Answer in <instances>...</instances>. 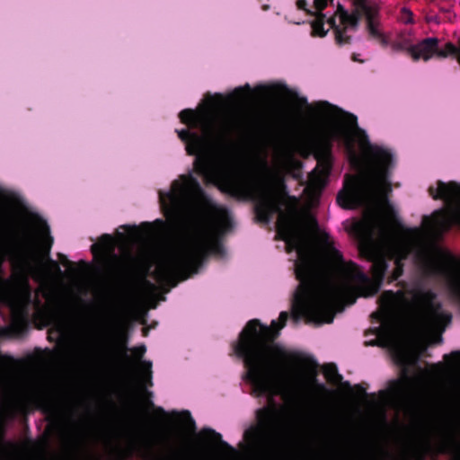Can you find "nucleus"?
Returning <instances> with one entry per match:
<instances>
[{"label": "nucleus", "mask_w": 460, "mask_h": 460, "mask_svg": "<svg viewBox=\"0 0 460 460\" xmlns=\"http://www.w3.org/2000/svg\"><path fill=\"white\" fill-rule=\"evenodd\" d=\"M294 96L297 106L306 109V117L310 119H340V123L333 128L331 134L319 135L310 143L317 161L315 168L308 175L311 187L320 190L326 185L332 167L333 140H339L351 155H356L355 145L358 144L368 158L373 175L372 180L346 175L344 188L336 198L339 206L345 209L364 207L375 185L385 186L387 190H391L388 180L394 165V155L389 150L370 143L366 131L358 127L357 116L327 101L310 104L306 97L298 96L296 93Z\"/></svg>", "instance_id": "nucleus-1"}, {"label": "nucleus", "mask_w": 460, "mask_h": 460, "mask_svg": "<svg viewBox=\"0 0 460 460\" xmlns=\"http://www.w3.org/2000/svg\"><path fill=\"white\" fill-rule=\"evenodd\" d=\"M180 179L172 182L171 190L159 191L160 203L165 214L179 217L183 208L191 204L201 207L207 216L196 213L190 241L179 252L157 263L154 277L159 284L170 288L197 274L210 250L218 253L222 252V245L210 243V237L216 224L226 225L230 219L227 208L214 203L192 174L181 175Z\"/></svg>", "instance_id": "nucleus-2"}, {"label": "nucleus", "mask_w": 460, "mask_h": 460, "mask_svg": "<svg viewBox=\"0 0 460 460\" xmlns=\"http://www.w3.org/2000/svg\"><path fill=\"white\" fill-rule=\"evenodd\" d=\"M181 123L187 128L176 130L179 138L185 144L188 155H194L193 169L203 177L206 182H214L220 179L223 190L237 199L250 197L255 190V181L244 172L221 174L215 158L209 150L210 141L226 146L235 132L253 133L259 129L258 119H247L243 116H234L225 119L219 129L216 130L214 121L208 117L191 109H184L179 113Z\"/></svg>", "instance_id": "nucleus-3"}, {"label": "nucleus", "mask_w": 460, "mask_h": 460, "mask_svg": "<svg viewBox=\"0 0 460 460\" xmlns=\"http://www.w3.org/2000/svg\"><path fill=\"white\" fill-rule=\"evenodd\" d=\"M288 316V312H281L279 320H272L270 326L252 319L233 344L234 353L243 360L246 369L243 379L252 385L257 396L278 394L286 381L287 353L275 341Z\"/></svg>", "instance_id": "nucleus-4"}, {"label": "nucleus", "mask_w": 460, "mask_h": 460, "mask_svg": "<svg viewBox=\"0 0 460 460\" xmlns=\"http://www.w3.org/2000/svg\"><path fill=\"white\" fill-rule=\"evenodd\" d=\"M278 234L285 241L288 252L296 251V278L299 285L294 295L293 317L304 318L306 323H331L334 319L333 306L346 294V288L339 284L318 287L315 284V261L305 234L294 230L289 225L278 224Z\"/></svg>", "instance_id": "nucleus-5"}, {"label": "nucleus", "mask_w": 460, "mask_h": 460, "mask_svg": "<svg viewBox=\"0 0 460 460\" xmlns=\"http://www.w3.org/2000/svg\"><path fill=\"white\" fill-rule=\"evenodd\" d=\"M30 220L41 233L39 241L29 227L11 231L6 220L1 217L0 247L8 246L21 267L37 277L43 278L49 270L58 275L62 274L59 263L49 256L54 239L47 221L38 214H31Z\"/></svg>", "instance_id": "nucleus-6"}, {"label": "nucleus", "mask_w": 460, "mask_h": 460, "mask_svg": "<svg viewBox=\"0 0 460 460\" xmlns=\"http://www.w3.org/2000/svg\"><path fill=\"white\" fill-rule=\"evenodd\" d=\"M323 243L328 260L341 266L347 277L358 287L364 296H373L378 292L388 269L387 257L380 248L370 243L359 246L360 256L372 263L370 269L372 281L357 263L351 261H344L341 252L333 246V242L329 235H325Z\"/></svg>", "instance_id": "nucleus-7"}, {"label": "nucleus", "mask_w": 460, "mask_h": 460, "mask_svg": "<svg viewBox=\"0 0 460 460\" xmlns=\"http://www.w3.org/2000/svg\"><path fill=\"white\" fill-rule=\"evenodd\" d=\"M258 424L246 429L244 440L261 460H279V454L275 447L278 420L276 411L270 408L257 411Z\"/></svg>", "instance_id": "nucleus-8"}, {"label": "nucleus", "mask_w": 460, "mask_h": 460, "mask_svg": "<svg viewBox=\"0 0 460 460\" xmlns=\"http://www.w3.org/2000/svg\"><path fill=\"white\" fill-rule=\"evenodd\" d=\"M416 260L425 276L447 278L452 295L460 302V262L455 256L440 250H421Z\"/></svg>", "instance_id": "nucleus-9"}, {"label": "nucleus", "mask_w": 460, "mask_h": 460, "mask_svg": "<svg viewBox=\"0 0 460 460\" xmlns=\"http://www.w3.org/2000/svg\"><path fill=\"white\" fill-rule=\"evenodd\" d=\"M409 293L412 296L421 324L441 336L447 327L451 324L452 314L443 308L442 303L438 300L437 293L422 288H413ZM439 340L441 341L442 338L440 337Z\"/></svg>", "instance_id": "nucleus-10"}, {"label": "nucleus", "mask_w": 460, "mask_h": 460, "mask_svg": "<svg viewBox=\"0 0 460 460\" xmlns=\"http://www.w3.org/2000/svg\"><path fill=\"white\" fill-rule=\"evenodd\" d=\"M437 184V190L432 186L429 188V193L434 199H460V184L457 182L449 181L445 183L442 181H438ZM422 224L429 230L447 232L455 225H460V207L449 210H436L432 217L423 216Z\"/></svg>", "instance_id": "nucleus-11"}, {"label": "nucleus", "mask_w": 460, "mask_h": 460, "mask_svg": "<svg viewBox=\"0 0 460 460\" xmlns=\"http://www.w3.org/2000/svg\"><path fill=\"white\" fill-rule=\"evenodd\" d=\"M113 238L109 234H103L101 235L99 242L93 243L91 246V252L93 256H96L99 252H104L107 250H111V255L108 258L105 257V261L108 265L116 269V285L121 290L128 288L131 281L130 272L122 265L120 259L113 253Z\"/></svg>", "instance_id": "nucleus-12"}, {"label": "nucleus", "mask_w": 460, "mask_h": 460, "mask_svg": "<svg viewBox=\"0 0 460 460\" xmlns=\"http://www.w3.org/2000/svg\"><path fill=\"white\" fill-rule=\"evenodd\" d=\"M119 356L125 360L127 365L133 367L134 362L132 358L128 355V351H131L134 360L136 362H140L142 367V381L144 386H153L152 362L142 360L146 352V345L141 344L132 349H128L127 347V341L124 340L121 343H119Z\"/></svg>", "instance_id": "nucleus-13"}, {"label": "nucleus", "mask_w": 460, "mask_h": 460, "mask_svg": "<svg viewBox=\"0 0 460 460\" xmlns=\"http://www.w3.org/2000/svg\"><path fill=\"white\" fill-rule=\"evenodd\" d=\"M404 232L407 236L394 240L390 244V259H393L394 262L404 263V261L413 252L414 242L421 234L419 227L405 228Z\"/></svg>", "instance_id": "nucleus-14"}, {"label": "nucleus", "mask_w": 460, "mask_h": 460, "mask_svg": "<svg viewBox=\"0 0 460 460\" xmlns=\"http://www.w3.org/2000/svg\"><path fill=\"white\" fill-rule=\"evenodd\" d=\"M255 215L256 219L267 225L270 222L273 215L277 212L280 211V206L278 200L273 197H265L262 198L256 205H255Z\"/></svg>", "instance_id": "nucleus-15"}, {"label": "nucleus", "mask_w": 460, "mask_h": 460, "mask_svg": "<svg viewBox=\"0 0 460 460\" xmlns=\"http://www.w3.org/2000/svg\"><path fill=\"white\" fill-rule=\"evenodd\" d=\"M389 394L398 402H406L411 394V379L404 374L402 378L389 383Z\"/></svg>", "instance_id": "nucleus-16"}, {"label": "nucleus", "mask_w": 460, "mask_h": 460, "mask_svg": "<svg viewBox=\"0 0 460 460\" xmlns=\"http://www.w3.org/2000/svg\"><path fill=\"white\" fill-rule=\"evenodd\" d=\"M13 359L11 357L0 355V396H8L11 390L10 371Z\"/></svg>", "instance_id": "nucleus-17"}, {"label": "nucleus", "mask_w": 460, "mask_h": 460, "mask_svg": "<svg viewBox=\"0 0 460 460\" xmlns=\"http://www.w3.org/2000/svg\"><path fill=\"white\" fill-rule=\"evenodd\" d=\"M0 460H22L19 445L0 436Z\"/></svg>", "instance_id": "nucleus-18"}, {"label": "nucleus", "mask_w": 460, "mask_h": 460, "mask_svg": "<svg viewBox=\"0 0 460 460\" xmlns=\"http://www.w3.org/2000/svg\"><path fill=\"white\" fill-rule=\"evenodd\" d=\"M323 371L327 380L332 385H341L344 388L350 389L351 385L349 381H342L343 377L338 372L336 364L327 363L323 367Z\"/></svg>", "instance_id": "nucleus-19"}, {"label": "nucleus", "mask_w": 460, "mask_h": 460, "mask_svg": "<svg viewBox=\"0 0 460 460\" xmlns=\"http://www.w3.org/2000/svg\"><path fill=\"white\" fill-rule=\"evenodd\" d=\"M84 447V438L82 433H77L72 438L69 443L68 456L66 460H80Z\"/></svg>", "instance_id": "nucleus-20"}, {"label": "nucleus", "mask_w": 460, "mask_h": 460, "mask_svg": "<svg viewBox=\"0 0 460 460\" xmlns=\"http://www.w3.org/2000/svg\"><path fill=\"white\" fill-rule=\"evenodd\" d=\"M32 398L35 402L46 411L53 410L54 405L51 401L49 391L45 387H37L32 392Z\"/></svg>", "instance_id": "nucleus-21"}, {"label": "nucleus", "mask_w": 460, "mask_h": 460, "mask_svg": "<svg viewBox=\"0 0 460 460\" xmlns=\"http://www.w3.org/2000/svg\"><path fill=\"white\" fill-rule=\"evenodd\" d=\"M200 438H209L215 443H217L222 448L227 450L231 454H235L236 450L227 442L222 439V435L210 428H204L199 434Z\"/></svg>", "instance_id": "nucleus-22"}, {"label": "nucleus", "mask_w": 460, "mask_h": 460, "mask_svg": "<svg viewBox=\"0 0 460 460\" xmlns=\"http://www.w3.org/2000/svg\"><path fill=\"white\" fill-rule=\"evenodd\" d=\"M405 294L402 290L394 292L393 290L384 291L380 296V301L383 305L387 307H393L396 305L400 301L404 300Z\"/></svg>", "instance_id": "nucleus-23"}, {"label": "nucleus", "mask_w": 460, "mask_h": 460, "mask_svg": "<svg viewBox=\"0 0 460 460\" xmlns=\"http://www.w3.org/2000/svg\"><path fill=\"white\" fill-rule=\"evenodd\" d=\"M327 22L333 29L335 33V42L339 46H342L344 44H349L351 41V37L346 35V27L341 28L336 24L335 17H331L327 20Z\"/></svg>", "instance_id": "nucleus-24"}, {"label": "nucleus", "mask_w": 460, "mask_h": 460, "mask_svg": "<svg viewBox=\"0 0 460 460\" xmlns=\"http://www.w3.org/2000/svg\"><path fill=\"white\" fill-rule=\"evenodd\" d=\"M326 16L323 13H318L315 19L312 22V35L313 36H318V37H324L326 36L328 30H324V23L326 22Z\"/></svg>", "instance_id": "nucleus-25"}, {"label": "nucleus", "mask_w": 460, "mask_h": 460, "mask_svg": "<svg viewBox=\"0 0 460 460\" xmlns=\"http://www.w3.org/2000/svg\"><path fill=\"white\" fill-rule=\"evenodd\" d=\"M172 415L180 416L186 431L193 434L196 432V423L189 411H182L180 414L177 411H172Z\"/></svg>", "instance_id": "nucleus-26"}, {"label": "nucleus", "mask_w": 460, "mask_h": 460, "mask_svg": "<svg viewBox=\"0 0 460 460\" xmlns=\"http://www.w3.org/2000/svg\"><path fill=\"white\" fill-rule=\"evenodd\" d=\"M134 445L128 447L116 446L111 449L115 460H127L133 456Z\"/></svg>", "instance_id": "nucleus-27"}, {"label": "nucleus", "mask_w": 460, "mask_h": 460, "mask_svg": "<svg viewBox=\"0 0 460 460\" xmlns=\"http://www.w3.org/2000/svg\"><path fill=\"white\" fill-rule=\"evenodd\" d=\"M444 451L451 454L450 460H460V444L451 438L443 445Z\"/></svg>", "instance_id": "nucleus-28"}, {"label": "nucleus", "mask_w": 460, "mask_h": 460, "mask_svg": "<svg viewBox=\"0 0 460 460\" xmlns=\"http://www.w3.org/2000/svg\"><path fill=\"white\" fill-rule=\"evenodd\" d=\"M310 367L312 368V373L309 376V382L312 385L315 386L319 391H325L326 387L323 384H320L316 378L317 371L316 368L318 364L314 359L309 360Z\"/></svg>", "instance_id": "nucleus-29"}, {"label": "nucleus", "mask_w": 460, "mask_h": 460, "mask_svg": "<svg viewBox=\"0 0 460 460\" xmlns=\"http://www.w3.org/2000/svg\"><path fill=\"white\" fill-rule=\"evenodd\" d=\"M250 92L251 88L249 84H246L245 87H237L230 94V98L234 102H243L246 99Z\"/></svg>", "instance_id": "nucleus-30"}, {"label": "nucleus", "mask_w": 460, "mask_h": 460, "mask_svg": "<svg viewBox=\"0 0 460 460\" xmlns=\"http://www.w3.org/2000/svg\"><path fill=\"white\" fill-rule=\"evenodd\" d=\"M367 29L368 31V33L369 35L372 37V38H375V39H377L380 40V43L383 45V46H386L387 45V40L385 39V37L378 31V29L376 28V24L375 23H372V24H367Z\"/></svg>", "instance_id": "nucleus-31"}, {"label": "nucleus", "mask_w": 460, "mask_h": 460, "mask_svg": "<svg viewBox=\"0 0 460 460\" xmlns=\"http://www.w3.org/2000/svg\"><path fill=\"white\" fill-rule=\"evenodd\" d=\"M341 23L343 25V27H346V31L348 28H351L352 30L356 31L359 25V21L357 20V17H353L349 13L346 17L341 20Z\"/></svg>", "instance_id": "nucleus-32"}, {"label": "nucleus", "mask_w": 460, "mask_h": 460, "mask_svg": "<svg viewBox=\"0 0 460 460\" xmlns=\"http://www.w3.org/2000/svg\"><path fill=\"white\" fill-rule=\"evenodd\" d=\"M394 269L388 277V283H393L403 274L404 263L394 262Z\"/></svg>", "instance_id": "nucleus-33"}, {"label": "nucleus", "mask_w": 460, "mask_h": 460, "mask_svg": "<svg viewBox=\"0 0 460 460\" xmlns=\"http://www.w3.org/2000/svg\"><path fill=\"white\" fill-rule=\"evenodd\" d=\"M416 45L417 44L409 45L408 40L397 41L392 43V49L394 51H406L411 56V52L409 49L412 47H415Z\"/></svg>", "instance_id": "nucleus-34"}, {"label": "nucleus", "mask_w": 460, "mask_h": 460, "mask_svg": "<svg viewBox=\"0 0 460 460\" xmlns=\"http://www.w3.org/2000/svg\"><path fill=\"white\" fill-rule=\"evenodd\" d=\"M26 329V323L22 321H15L12 323L10 330L15 334L22 333Z\"/></svg>", "instance_id": "nucleus-35"}, {"label": "nucleus", "mask_w": 460, "mask_h": 460, "mask_svg": "<svg viewBox=\"0 0 460 460\" xmlns=\"http://www.w3.org/2000/svg\"><path fill=\"white\" fill-rule=\"evenodd\" d=\"M364 15L367 20V24H372L375 23L374 19L377 15V11L375 8L369 6L368 9L364 11Z\"/></svg>", "instance_id": "nucleus-36"}, {"label": "nucleus", "mask_w": 460, "mask_h": 460, "mask_svg": "<svg viewBox=\"0 0 460 460\" xmlns=\"http://www.w3.org/2000/svg\"><path fill=\"white\" fill-rule=\"evenodd\" d=\"M146 395H147V397H148V400H147V403H148V405H149L150 407H152L157 414L162 415V416H164H164H166V415H167L166 411H165L162 407H156V406H155L154 402L150 400V397H152L153 393H152V392H148V391H146Z\"/></svg>", "instance_id": "nucleus-37"}, {"label": "nucleus", "mask_w": 460, "mask_h": 460, "mask_svg": "<svg viewBox=\"0 0 460 460\" xmlns=\"http://www.w3.org/2000/svg\"><path fill=\"white\" fill-rule=\"evenodd\" d=\"M58 257L61 264H63L66 267L74 268V262L69 261L68 258L65 254L58 253ZM72 270H75V269H72Z\"/></svg>", "instance_id": "nucleus-38"}, {"label": "nucleus", "mask_w": 460, "mask_h": 460, "mask_svg": "<svg viewBox=\"0 0 460 460\" xmlns=\"http://www.w3.org/2000/svg\"><path fill=\"white\" fill-rule=\"evenodd\" d=\"M444 359L445 360H450L452 359L453 361H460V351L459 350H455V351H452L450 354H446L444 355Z\"/></svg>", "instance_id": "nucleus-39"}, {"label": "nucleus", "mask_w": 460, "mask_h": 460, "mask_svg": "<svg viewBox=\"0 0 460 460\" xmlns=\"http://www.w3.org/2000/svg\"><path fill=\"white\" fill-rule=\"evenodd\" d=\"M328 0H314V4L318 13H322L327 6Z\"/></svg>", "instance_id": "nucleus-40"}, {"label": "nucleus", "mask_w": 460, "mask_h": 460, "mask_svg": "<svg viewBox=\"0 0 460 460\" xmlns=\"http://www.w3.org/2000/svg\"><path fill=\"white\" fill-rule=\"evenodd\" d=\"M348 13L349 12L344 8V6L339 4L335 14L340 17V21L346 17Z\"/></svg>", "instance_id": "nucleus-41"}, {"label": "nucleus", "mask_w": 460, "mask_h": 460, "mask_svg": "<svg viewBox=\"0 0 460 460\" xmlns=\"http://www.w3.org/2000/svg\"><path fill=\"white\" fill-rule=\"evenodd\" d=\"M353 4L356 8H360L363 11H366L369 8V5L367 4L365 0H354Z\"/></svg>", "instance_id": "nucleus-42"}, {"label": "nucleus", "mask_w": 460, "mask_h": 460, "mask_svg": "<svg viewBox=\"0 0 460 460\" xmlns=\"http://www.w3.org/2000/svg\"><path fill=\"white\" fill-rule=\"evenodd\" d=\"M307 1L306 0H297L296 1V7L299 10L305 11L307 13H311V12L307 9Z\"/></svg>", "instance_id": "nucleus-43"}, {"label": "nucleus", "mask_w": 460, "mask_h": 460, "mask_svg": "<svg viewBox=\"0 0 460 460\" xmlns=\"http://www.w3.org/2000/svg\"><path fill=\"white\" fill-rule=\"evenodd\" d=\"M349 14H351L353 17H357V20H358L360 22L362 16L364 15V11L361 10L360 8H354V10L349 13Z\"/></svg>", "instance_id": "nucleus-44"}, {"label": "nucleus", "mask_w": 460, "mask_h": 460, "mask_svg": "<svg viewBox=\"0 0 460 460\" xmlns=\"http://www.w3.org/2000/svg\"><path fill=\"white\" fill-rule=\"evenodd\" d=\"M354 388L360 394L367 395L366 388L362 385H360V384L359 385H356Z\"/></svg>", "instance_id": "nucleus-45"}, {"label": "nucleus", "mask_w": 460, "mask_h": 460, "mask_svg": "<svg viewBox=\"0 0 460 460\" xmlns=\"http://www.w3.org/2000/svg\"><path fill=\"white\" fill-rule=\"evenodd\" d=\"M381 455H382V456L389 458V459L392 457V454L386 449H382Z\"/></svg>", "instance_id": "nucleus-46"}, {"label": "nucleus", "mask_w": 460, "mask_h": 460, "mask_svg": "<svg viewBox=\"0 0 460 460\" xmlns=\"http://www.w3.org/2000/svg\"><path fill=\"white\" fill-rule=\"evenodd\" d=\"M144 285L150 289H154L155 288V285L147 279H144Z\"/></svg>", "instance_id": "nucleus-47"}, {"label": "nucleus", "mask_w": 460, "mask_h": 460, "mask_svg": "<svg viewBox=\"0 0 460 460\" xmlns=\"http://www.w3.org/2000/svg\"><path fill=\"white\" fill-rule=\"evenodd\" d=\"M351 59L354 61V62H359V63H363V60L359 59L358 58V54H356V53H353L352 56H351Z\"/></svg>", "instance_id": "nucleus-48"}, {"label": "nucleus", "mask_w": 460, "mask_h": 460, "mask_svg": "<svg viewBox=\"0 0 460 460\" xmlns=\"http://www.w3.org/2000/svg\"><path fill=\"white\" fill-rule=\"evenodd\" d=\"M142 226H144L146 229L149 230L151 226H150V223L148 222H145L142 224Z\"/></svg>", "instance_id": "nucleus-49"}, {"label": "nucleus", "mask_w": 460, "mask_h": 460, "mask_svg": "<svg viewBox=\"0 0 460 460\" xmlns=\"http://www.w3.org/2000/svg\"><path fill=\"white\" fill-rule=\"evenodd\" d=\"M381 230H382V233H383L384 235H387L388 234V230H387V228L385 226H383Z\"/></svg>", "instance_id": "nucleus-50"}, {"label": "nucleus", "mask_w": 460, "mask_h": 460, "mask_svg": "<svg viewBox=\"0 0 460 460\" xmlns=\"http://www.w3.org/2000/svg\"><path fill=\"white\" fill-rule=\"evenodd\" d=\"M371 316H372V317H376V318H380V317H381V315H380V314H379L378 312H375V313H373V314H371Z\"/></svg>", "instance_id": "nucleus-51"}, {"label": "nucleus", "mask_w": 460, "mask_h": 460, "mask_svg": "<svg viewBox=\"0 0 460 460\" xmlns=\"http://www.w3.org/2000/svg\"><path fill=\"white\" fill-rule=\"evenodd\" d=\"M311 221H312V224L314 225V226H315V227H316V226H317V221H316V219H315V218H312V219H311Z\"/></svg>", "instance_id": "nucleus-52"}, {"label": "nucleus", "mask_w": 460, "mask_h": 460, "mask_svg": "<svg viewBox=\"0 0 460 460\" xmlns=\"http://www.w3.org/2000/svg\"><path fill=\"white\" fill-rule=\"evenodd\" d=\"M147 333H148V330L147 329H143V335L146 336Z\"/></svg>", "instance_id": "nucleus-53"}, {"label": "nucleus", "mask_w": 460, "mask_h": 460, "mask_svg": "<svg viewBox=\"0 0 460 460\" xmlns=\"http://www.w3.org/2000/svg\"><path fill=\"white\" fill-rule=\"evenodd\" d=\"M355 301H356V298H355V297H353V298L350 300L349 305L354 304V303H355Z\"/></svg>", "instance_id": "nucleus-54"}, {"label": "nucleus", "mask_w": 460, "mask_h": 460, "mask_svg": "<svg viewBox=\"0 0 460 460\" xmlns=\"http://www.w3.org/2000/svg\"><path fill=\"white\" fill-rule=\"evenodd\" d=\"M297 116H298V118H302V113H301V111H297Z\"/></svg>", "instance_id": "nucleus-55"}, {"label": "nucleus", "mask_w": 460, "mask_h": 460, "mask_svg": "<svg viewBox=\"0 0 460 460\" xmlns=\"http://www.w3.org/2000/svg\"><path fill=\"white\" fill-rule=\"evenodd\" d=\"M380 332H381L380 328H376V334H378Z\"/></svg>", "instance_id": "nucleus-56"}, {"label": "nucleus", "mask_w": 460, "mask_h": 460, "mask_svg": "<svg viewBox=\"0 0 460 460\" xmlns=\"http://www.w3.org/2000/svg\"><path fill=\"white\" fill-rule=\"evenodd\" d=\"M156 222H157V223H159V224H161V225H163V224H164V222H163L162 220H159V219H158V220H156Z\"/></svg>", "instance_id": "nucleus-57"}, {"label": "nucleus", "mask_w": 460, "mask_h": 460, "mask_svg": "<svg viewBox=\"0 0 460 460\" xmlns=\"http://www.w3.org/2000/svg\"><path fill=\"white\" fill-rule=\"evenodd\" d=\"M407 22L411 23V22H412V19H411H411H409V20L407 21Z\"/></svg>", "instance_id": "nucleus-58"}]
</instances>
